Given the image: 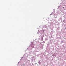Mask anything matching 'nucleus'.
Instances as JSON below:
<instances>
[{
    "label": "nucleus",
    "instance_id": "f257e3e1",
    "mask_svg": "<svg viewBox=\"0 0 66 66\" xmlns=\"http://www.w3.org/2000/svg\"><path fill=\"white\" fill-rule=\"evenodd\" d=\"M63 9H64V7H63Z\"/></svg>",
    "mask_w": 66,
    "mask_h": 66
}]
</instances>
